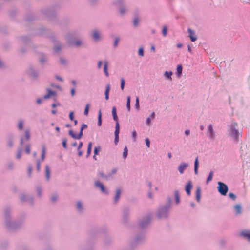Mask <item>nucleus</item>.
Segmentation results:
<instances>
[{"label": "nucleus", "mask_w": 250, "mask_h": 250, "mask_svg": "<svg viewBox=\"0 0 250 250\" xmlns=\"http://www.w3.org/2000/svg\"><path fill=\"white\" fill-rule=\"evenodd\" d=\"M152 215L149 214L143 216L139 220L138 222L139 232L129 240L128 247L124 250H134L138 245L145 240V232L149 227Z\"/></svg>", "instance_id": "obj_1"}, {"label": "nucleus", "mask_w": 250, "mask_h": 250, "mask_svg": "<svg viewBox=\"0 0 250 250\" xmlns=\"http://www.w3.org/2000/svg\"><path fill=\"white\" fill-rule=\"evenodd\" d=\"M155 117V112H153L150 115L149 117L146 118V124L147 125H149L151 123V119H153Z\"/></svg>", "instance_id": "obj_33"}, {"label": "nucleus", "mask_w": 250, "mask_h": 250, "mask_svg": "<svg viewBox=\"0 0 250 250\" xmlns=\"http://www.w3.org/2000/svg\"><path fill=\"white\" fill-rule=\"evenodd\" d=\"M119 40H120L119 37L116 36L115 37L113 44V47L114 48H116L118 46Z\"/></svg>", "instance_id": "obj_47"}, {"label": "nucleus", "mask_w": 250, "mask_h": 250, "mask_svg": "<svg viewBox=\"0 0 250 250\" xmlns=\"http://www.w3.org/2000/svg\"><path fill=\"white\" fill-rule=\"evenodd\" d=\"M23 151V148L21 147H18V150H17V153L16 154V158L17 159H20L21 158V153Z\"/></svg>", "instance_id": "obj_43"}, {"label": "nucleus", "mask_w": 250, "mask_h": 250, "mask_svg": "<svg viewBox=\"0 0 250 250\" xmlns=\"http://www.w3.org/2000/svg\"><path fill=\"white\" fill-rule=\"evenodd\" d=\"M29 74L33 78L36 79L38 77L39 72L33 67H30L29 69Z\"/></svg>", "instance_id": "obj_17"}, {"label": "nucleus", "mask_w": 250, "mask_h": 250, "mask_svg": "<svg viewBox=\"0 0 250 250\" xmlns=\"http://www.w3.org/2000/svg\"><path fill=\"white\" fill-rule=\"evenodd\" d=\"M31 38L28 36H21L18 38L19 43L21 44H27L30 41Z\"/></svg>", "instance_id": "obj_13"}, {"label": "nucleus", "mask_w": 250, "mask_h": 250, "mask_svg": "<svg viewBox=\"0 0 250 250\" xmlns=\"http://www.w3.org/2000/svg\"><path fill=\"white\" fill-rule=\"evenodd\" d=\"M24 124V120L20 119L18 120L17 127L19 131H21L23 129V125Z\"/></svg>", "instance_id": "obj_28"}, {"label": "nucleus", "mask_w": 250, "mask_h": 250, "mask_svg": "<svg viewBox=\"0 0 250 250\" xmlns=\"http://www.w3.org/2000/svg\"><path fill=\"white\" fill-rule=\"evenodd\" d=\"M138 53L139 56H140L142 57L144 56V48L143 47H141L139 48Z\"/></svg>", "instance_id": "obj_59"}, {"label": "nucleus", "mask_w": 250, "mask_h": 250, "mask_svg": "<svg viewBox=\"0 0 250 250\" xmlns=\"http://www.w3.org/2000/svg\"><path fill=\"white\" fill-rule=\"evenodd\" d=\"M25 217L26 214L24 213H22L19 215L18 219L16 221H17V222H21L22 221L23 225L24 221L25 219Z\"/></svg>", "instance_id": "obj_36"}, {"label": "nucleus", "mask_w": 250, "mask_h": 250, "mask_svg": "<svg viewBox=\"0 0 250 250\" xmlns=\"http://www.w3.org/2000/svg\"><path fill=\"white\" fill-rule=\"evenodd\" d=\"M132 22L134 27H136L138 26L139 22V19L138 17V16H135L134 17Z\"/></svg>", "instance_id": "obj_44"}, {"label": "nucleus", "mask_w": 250, "mask_h": 250, "mask_svg": "<svg viewBox=\"0 0 250 250\" xmlns=\"http://www.w3.org/2000/svg\"><path fill=\"white\" fill-rule=\"evenodd\" d=\"M162 32L163 36H166L167 32V28L166 26H163Z\"/></svg>", "instance_id": "obj_61"}, {"label": "nucleus", "mask_w": 250, "mask_h": 250, "mask_svg": "<svg viewBox=\"0 0 250 250\" xmlns=\"http://www.w3.org/2000/svg\"><path fill=\"white\" fill-rule=\"evenodd\" d=\"M60 8L59 4L52 5L50 7L45 8L42 10V13L48 19L52 20L56 17V12Z\"/></svg>", "instance_id": "obj_3"}, {"label": "nucleus", "mask_w": 250, "mask_h": 250, "mask_svg": "<svg viewBox=\"0 0 250 250\" xmlns=\"http://www.w3.org/2000/svg\"><path fill=\"white\" fill-rule=\"evenodd\" d=\"M112 114L113 116V120L117 122V121H118V117L117 114V109L116 107L114 106L112 107Z\"/></svg>", "instance_id": "obj_30"}, {"label": "nucleus", "mask_w": 250, "mask_h": 250, "mask_svg": "<svg viewBox=\"0 0 250 250\" xmlns=\"http://www.w3.org/2000/svg\"><path fill=\"white\" fill-rule=\"evenodd\" d=\"M122 193V189L120 188H117L116 190V193L114 197L113 203L117 204L120 199Z\"/></svg>", "instance_id": "obj_16"}, {"label": "nucleus", "mask_w": 250, "mask_h": 250, "mask_svg": "<svg viewBox=\"0 0 250 250\" xmlns=\"http://www.w3.org/2000/svg\"><path fill=\"white\" fill-rule=\"evenodd\" d=\"M130 97L129 96L127 97V101H126V108L128 111H130L131 106H130Z\"/></svg>", "instance_id": "obj_48"}, {"label": "nucleus", "mask_w": 250, "mask_h": 250, "mask_svg": "<svg viewBox=\"0 0 250 250\" xmlns=\"http://www.w3.org/2000/svg\"><path fill=\"white\" fill-rule=\"evenodd\" d=\"M29 196L26 195L25 194H22L20 196V199L22 202H27L28 201Z\"/></svg>", "instance_id": "obj_50"}, {"label": "nucleus", "mask_w": 250, "mask_h": 250, "mask_svg": "<svg viewBox=\"0 0 250 250\" xmlns=\"http://www.w3.org/2000/svg\"><path fill=\"white\" fill-rule=\"evenodd\" d=\"M188 31L189 33V37L190 39V40L193 42L196 41L197 38L195 36L194 31L189 28H188Z\"/></svg>", "instance_id": "obj_23"}, {"label": "nucleus", "mask_w": 250, "mask_h": 250, "mask_svg": "<svg viewBox=\"0 0 250 250\" xmlns=\"http://www.w3.org/2000/svg\"><path fill=\"white\" fill-rule=\"evenodd\" d=\"M36 191H37V195L39 197H41L42 196V188L41 187L38 186L36 188Z\"/></svg>", "instance_id": "obj_52"}, {"label": "nucleus", "mask_w": 250, "mask_h": 250, "mask_svg": "<svg viewBox=\"0 0 250 250\" xmlns=\"http://www.w3.org/2000/svg\"><path fill=\"white\" fill-rule=\"evenodd\" d=\"M101 148L100 146H98L94 147V154H95V155H97L99 154V153L100 151L101 150Z\"/></svg>", "instance_id": "obj_54"}, {"label": "nucleus", "mask_w": 250, "mask_h": 250, "mask_svg": "<svg viewBox=\"0 0 250 250\" xmlns=\"http://www.w3.org/2000/svg\"><path fill=\"white\" fill-rule=\"evenodd\" d=\"M167 204L161 206L157 211V217L159 219H165L168 217L169 210L171 204V199L170 197H167Z\"/></svg>", "instance_id": "obj_2"}, {"label": "nucleus", "mask_w": 250, "mask_h": 250, "mask_svg": "<svg viewBox=\"0 0 250 250\" xmlns=\"http://www.w3.org/2000/svg\"><path fill=\"white\" fill-rule=\"evenodd\" d=\"M94 186L96 188H99L102 193H104L106 195L108 194V191L107 189L105 188L104 184L99 181H95L94 182Z\"/></svg>", "instance_id": "obj_10"}, {"label": "nucleus", "mask_w": 250, "mask_h": 250, "mask_svg": "<svg viewBox=\"0 0 250 250\" xmlns=\"http://www.w3.org/2000/svg\"><path fill=\"white\" fill-rule=\"evenodd\" d=\"M201 196V188L200 187H198L196 191V200L197 202H199L200 200Z\"/></svg>", "instance_id": "obj_40"}, {"label": "nucleus", "mask_w": 250, "mask_h": 250, "mask_svg": "<svg viewBox=\"0 0 250 250\" xmlns=\"http://www.w3.org/2000/svg\"><path fill=\"white\" fill-rule=\"evenodd\" d=\"M58 195L57 193H53L50 196V200L52 203H55L58 200Z\"/></svg>", "instance_id": "obj_34"}, {"label": "nucleus", "mask_w": 250, "mask_h": 250, "mask_svg": "<svg viewBox=\"0 0 250 250\" xmlns=\"http://www.w3.org/2000/svg\"><path fill=\"white\" fill-rule=\"evenodd\" d=\"M25 137L27 140H29L30 138V131L27 129L25 131Z\"/></svg>", "instance_id": "obj_63"}, {"label": "nucleus", "mask_w": 250, "mask_h": 250, "mask_svg": "<svg viewBox=\"0 0 250 250\" xmlns=\"http://www.w3.org/2000/svg\"><path fill=\"white\" fill-rule=\"evenodd\" d=\"M92 146V142H89L88 144L87 149V154H86V158L88 157L91 153Z\"/></svg>", "instance_id": "obj_39"}, {"label": "nucleus", "mask_w": 250, "mask_h": 250, "mask_svg": "<svg viewBox=\"0 0 250 250\" xmlns=\"http://www.w3.org/2000/svg\"><path fill=\"white\" fill-rule=\"evenodd\" d=\"M172 72L170 71H165L164 73V76L167 79V80H172L171 76L172 75Z\"/></svg>", "instance_id": "obj_45"}, {"label": "nucleus", "mask_w": 250, "mask_h": 250, "mask_svg": "<svg viewBox=\"0 0 250 250\" xmlns=\"http://www.w3.org/2000/svg\"><path fill=\"white\" fill-rule=\"evenodd\" d=\"M48 61V57L45 54L41 53L39 61L41 65H43L47 62Z\"/></svg>", "instance_id": "obj_19"}, {"label": "nucleus", "mask_w": 250, "mask_h": 250, "mask_svg": "<svg viewBox=\"0 0 250 250\" xmlns=\"http://www.w3.org/2000/svg\"><path fill=\"white\" fill-rule=\"evenodd\" d=\"M50 38L52 41L56 43L53 47L54 52L56 53H59L62 50V44L57 40L55 36L52 35L50 36Z\"/></svg>", "instance_id": "obj_8"}, {"label": "nucleus", "mask_w": 250, "mask_h": 250, "mask_svg": "<svg viewBox=\"0 0 250 250\" xmlns=\"http://www.w3.org/2000/svg\"><path fill=\"white\" fill-rule=\"evenodd\" d=\"M110 90V84H107L106 85L105 90L104 92L105 99L106 100H108L109 99V95Z\"/></svg>", "instance_id": "obj_29"}, {"label": "nucleus", "mask_w": 250, "mask_h": 250, "mask_svg": "<svg viewBox=\"0 0 250 250\" xmlns=\"http://www.w3.org/2000/svg\"><path fill=\"white\" fill-rule=\"evenodd\" d=\"M45 176L46 181L50 179V170L48 165H46L45 167Z\"/></svg>", "instance_id": "obj_24"}, {"label": "nucleus", "mask_w": 250, "mask_h": 250, "mask_svg": "<svg viewBox=\"0 0 250 250\" xmlns=\"http://www.w3.org/2000/svg\"><path fill=\"white\" fill-rule=\"evenodd\" d=\"M207 134H208L209 136L211 138H213L214 136L213 131V127L211 125L208 126Z\"/></svg>", "instance_id": "obj_35"}, {"label": "nucleus", "mask_w": 250, "mask_h": 250, "mask_svg": "<svg viewBox=\"0 0 250 250\" xmlns=\"http://www.w3.org/2000/svg\"><path fill=\"white\" fill-rule=\"evenodd\" d=\"M14 163L11 161H9L7 163L8 168L10 170H12L14 168Z\"/></svg>", "instance_id": "obj_56"}, {"label": "nucleus", "mask_w": 250, "mask_h": 250, "mask_svg": "<svg viewBox=\"0 0 250 250\" xmlns=\"http://www.w3.org/2000/svg\"><path fill=\"white\" fill-rule=\"evenodd\" d=\"M120 133V125L118 121H117L115 125V130L114 132L115 136H119Z\"/></svg>", "instance_id": "obj_37"}, {"label": "nucleus", "mask_w": 250, "mask_h": 250, "mask_svg": "<svg viewBox=\"0 0 250 250\" xmlns=\"http://www.w3.org/2000/svg\"><path fill=\"white\" fill-rule=\"evenodd\" d=\"M91 36L93 40L95 42H98L101 39V34L100 32L97 30H93L91 33Z\"/></svg>", "instance_id": "obj_12"}, {"label": "nucleus", "mask_w": 250, "mask_h": 250, "mask_svg": "<svg viewBox=\"0 0 250 250\" xmlns=\"http://www.w3.org/2000/svg\"><path fill=\"white\" fill-rule=\"evenodd\" d=\"M32 171V167L31 165H29L28 167V175L29 177H31Z\"/></svg>", "instance_id": "obj_60"}, {"label": "nucleus", "mask_w": 250, "mask_h": 250, "mask_svg": "<svg viewBox=\"0 0 250 250\" xmlns=\"http://www.w3.org/2000/svg\"><path fill=\"white\" fill-rule=\"evenodd\" d=\"M182 70H183V67H182V65L181 64L178 65L177 66V68H176V74L178 77H180L182 75Z\"/></svg>", "instance_id": "obj_32"}, {"label": "nucleus", "mask_w": 250, "mask_h": 250, "mask_svg": "<svg viewBox=\"0 0 250 250\" xmlns=\"http://www.w3.org/2000/svg\"><path fill=\"white\" fill-rule=\"evenodd\" d=\"M76 209H77V211L80 213H82L83 212V207L82 202L81 201H79L77 202Z\"/></svg>", "instance_id": "obj_25"}, {"label": "nucleus", "mask_w": 250, "mask_h": 250, "mask_svg": "<svg viewBox=\"0 0 250 250\" xmlns=\"http://www.w3.org/2000/svg\"><path fill=\"white\" fill-rule=\"evenodd\" d=\"M79 33L76 31H73L68 32L65 36V38L68 43L70 45L72 43L75 38L78 37Z\"/></svg>", "instance_id": "obj_7"}, {"label": "nucleus", "mask_w": 250, "mask_h": 250, "mask_svg": "<svg viewBox=\"0 0 250 250\" xmlns=\"http://www.w3.org/2000/svg\"><path fill=\"white\" fill-rule=\"evenodd\" d=\"M47 93L43 96L42 99H49L51 96H55L56 94L55 91H54L49 88L47 89Z\"/></svg>", "instance_id": "obj_22"}, {"label": "nucleus", "mask_w": 250, "mask_h": 250, "mask_svg": "<svg viewBox=\"0 0 250 250\" xmlns=\"http://www.w3.org/2000/svg\"><path fill=\"white\" fill-rule=\"evenodd\" d=\"M62 146L64 148L66 149L67 147V139L66 138H64L62 140Z\"/></svg>", "instance_id": "obj_64"}, {"label": "nucleus", "mask_w": 250, "mask_h": 250, "mask_svg": "<svg viewBox=\"0 0 250 250\" xmlns=\"http://www.w3.org/2000/svg\"><path fill=\"white\" fill-rule=\"evenodd\" d=\"M188 167V164L186 163H181L178 166V170L180 174H183L185 170Z\"/></svg>", "instance_id": "obj_20"}, {"label": "nucleus", "mask_w": 250, "mask_h": 250, "mask_svg": "<svg viewBox=\"0 0 250 250\" xmlns=\"http://www.w3.org/2000/svg\"><path fill=\"white\" fill-rule=\"evenodd\" d=\"M237 125V124L234 123L232 125L231 128V135L235 137V139H237L238 136V131L236 128Z\"/></svg>", "instance_id": "obj_21"}, {"label": "nucleus", "mask_w": 250, "mask_h": 250, "mask_svg": "<svg viewBox=\"0 0 250 250\" xmlns=\"http://www.w3.org/2000/svg\"><path fill=\"white\" fill-rule=\"evenodd\" d=\"M102 123V113L101 110L100 109L98 111V125L99 126H101Z\"/></svg>", "instance_id": "obj_42"}, {"label": "nucleus", "mask_w": 250, "mask_h": 250, "mask_svg": "<svg viewBox=\"0 0 250 250\" xmlns=\"http://www.w3.org/2000/svg\"><path fill=\"white\" fill-rule=\"evenodd\" d=\"M4 226L6 229L11 232H13L17 230L22 226V221L21 222H17V221H14L12 219L9 220L8 223L7 221L4 222Z\"/></svg>", "instance_id": "obj_4"}, {"label": "nucleus", "mask_w": 250, "mask_h": 250, "mask_svg": "<svg viewBox=\"0 0 250 250\" xmlns=\"http://www.w3.org/2000/svg\"><path fill=\"white\" fill-rule=\"evenodd\" d=\"M26 48L25 47H21L18 50V53L20 55H22L26 52Z\"/></svg>", "instance_id": "obj_53"}, {"label": "nucleus", "mask_w": 250, "mask_h": 250, "mask_svg": "<svg viewBox=\"0 0 250 250\" xmlns=\"http://www.w3.org/2000/svg\"><path fill=\"white\" fill-rule=\"evenodd\" d=\"M45 153H46L45 147V146H42V155H41V160L42 161H43L45 159Z\"/></svg>", "instance_id": "obj_46"}, {"label": "nucleus", "mask_w": 250, "mask_h": 250, "mask_svg": "<svg viewBox=\"0 0 250 250\" xmlns=\"http://www.w3.org/2000/svg\"><path fill=\"white\" fill-rule=\"evenodd\" d=\"M130 212V209L128 207H125L124 208L123 211V217L125 223L127 222Z\"/></svg>", "instance_id": "obj_14"}, {"label": "nucleus", "mask_w": 250, "mask_h": 250, "mask_svg": "<svg viewBox=\"0 0 250 250\" xmlns=\"http://www.w3.org/2000/svg\"><path fill=\"white\" fill-rule=\"evenodd\" d=\"M15 137L13 133H10L7 134L6 137L7 146L9 148L13 147L14 146L13 142L14 141Z\"/></svg>", "instance_id": "obj_11"}, {"label": "nucleus", "mask_w": 250, "mask_h": 250, "mask_svg": "<svg viewBox=\"0 0 250 250\" xmlns=\"http://www.w3.org/2000/svg\"><path fill=\"white\" fill-rule=\"evenodd\" d=\"M234 208L237 214H239L241 212V207L240 205H236L234 207Z\"/></svg>", "instance_id": "obj_49"}, {"label": "nucleus", "mask_w": 250, "mask_h": 250, "mask_svg": "<svg viewBox=\"0 0 250 250\" xmlns=\"http://www.w3.org/2000/svg\"><path fill=\"white\" fill-rule=\"evenodd\" d=\"M218 186L217 187V189H218V192L222 195H223V196L226 195L228 191V186L224 183L221 182H218Z\"/></svg>", "instance_id": "obj_9"}, {"label": "nucleus", "mask_w": 250, "mask_h": 250, "mask_svg": "<svg viewBox=\"0 0 250 250\" xmlns=\"http://www.w3.org/2000/svg\"><path fill=\"white\" fill-rule=\"evenodd\" d=\"M198 167H199V162L198 160V157H197L194 161V173L195 174L197 175L198 174Z\"/></svg>", "instance_id": "obj_38"}, {"label": "nucleus", "mask_w": 250, "mask_h": 250, "mask_svg": "<svg viewBox=\"0 0 250 250\" xmlns=\"http://www.w3.org/2000/svg\"><path fill=\"white\" fill-rule=\"evenodd\" d=\"M135 108L137 110H139L140 108V105H139V100L138 97H136V100H135Z\"/></svg>", "instance_id": "obj_57"}, {"label": "nucleus", "mask_w": 250, "mask_h": 250, "mask_svg": "<svg viewBox=\"0 0 250 250\" xmlns=\"http://www.w3.org/2000/svg\"><path fill=\"white\" fill-rule=\"evenodd\" d=\"M128 155V149L126 146H125L124 149V151L123 153V158L124 159H125Z\"/></svg>", "instance_id": "obj_51"}, {"label": "nucleus", "mask_w": 250, "mask_h": 250, "mask_svg": "<svg viewBox=\"0 0 250 250\" xmlns=\"http://www.w3.org/2000/svg\"><path fill=\"white\" fill-rule=\"evenodd\" d=\"M13 211V208L10 205H6L3 208V217L4 222H8L9 220L12 219V213Z\"/></svg>", "instance_id": "obj_6"}, {"label": "nucleus", "mask_w": 250, "mask_h": 250, "mask_svg": "<svg viewBox=\"0 0 250 250\" xmlns=\"http://www.w3.org/2000/svg\"><path fill=\"white\" fill-rule=\"evenodd\" d=\"M241 235L248 238V239L250 240V233L247 231H243L241 233Z\"/></svg>", "instance_id": "obj_58"}, {"label": "nucleus", "mask_w": 250, "mask_h": 250, "mask_svg": "<svg viewBox=\"0 0 250 250\" xmlns=\"http://www.w3.org/2000/svg\"><path fill=\"white\" fill-rule=\"evenodd\" d=\"M104 72L106 77L109 76V73L108 72V62L107 61L104 62Z\"/></svg>", "instance_id": "obj_41"}, {"label": "nucleus", "mask_w": 250, "mask_h": 250, "mask_svg": "<svg viewBox=\"0 0 250 250\" xmlns=\"http://www.w3.org/2000/svg\"><path fill=\"white\" fill-rule=\"evenodd\" d=\"M174 197L175 199V203L176 205H178L180 202V196L179 191L175 190L174 191Z\"/></svg>", "instance_id": "obj_26"}, {"label": "nucleus", "mask_w": 250, "mask_h": 250, "mask_svg": "<svg viewBox=\"0 0 250 250\" xmlns=\"http://www.w3.org/2000/svg\"><path fill=\"white\" fill-rule=\"evenodd\" d=\"M17 250H33L32 248L28 245H22L19 247Z\"/></svg>", "instance_id": "obj_31"}, {"label": "nucleus", "mask_w": 250, "mask_h": 250, "mask_svg": "<svg viewBox=\"0 0 250 250\" xmlns=\"http://www.w3.org/2000/svg\"><path fill=\"white\" fill-rule=\"evenodd\" d=\"M41 169V160L38 159L36 161V170L38 172H39Z\"/></svg>", "instance_id": "obj_55"}, {"label": "nucleus", "mask_w": 250, "mask_h": 250, "mask_svg": "<svg viewBox=\"0 0 250 250\" xmlns=\"http://www.w3.org/2000/svg\"><path fill=\"white\" fill-rule=\"evenodd\" d=\"M192 187V183L191 181H189L186 185L185 190L188 195H190Z\"/></svg>", "instance_id": "obj_18"}, {"label": "nucleus", "mask_w": 250, "mask_h": 250, "mask_svg": "<svg viewBox=\"0 0 250 250\" xmlns=\"http://www.w3.org/2000/svg\"><path fill=\"white\" fill-rule=\"evenodd\" d=\"M89 104H87L85 107L84 111V115L87 116L88 114L89 110Z\"/></svg>", "instance_id": "obj_62"}, {"label": "nucleus", "mask_w": 250, "mask_h": 250, "mask_svg": "<svg viewBox=\"0 0 250 250\" xmlns=\"http://www.w3.org/2000/svg\"><path fill=\"white\" fill-rule=\"evenodd\" d=\"M83 44V42L81 40H75L72 43H71L70 45L74 46L77 47H80Z\"/></svg>", "instance_id": "obj_27"}, {"label": "nucleus", "mask_w": 250, "mask_h": 250, "mask_svg": "<svg viewBox=\"0 0 250 250\" xmlns=\"http://www.w3.org/2000/svg\"><path fill=\"white\" fill-rule=\"evenodd\" d=\"M113 4L117 7L121 16L125 15L127 11V7L125 0H114Z\"/></svg>", "instance_id": "obj_5"}, {"label": "nucleus", "mask_w": 250, "mask_h": 250, "mask_svg": "<svg viewBox=\"0 0 250 250\" xmlns=\"http://www.w3.org/2000/svg\"><path fill=\"white\" fill-rule=\"evenodd\" d=\"M83 131L80 129V131L78 135H76L72 130H70L68 131V134L73 139H80L83 135Z\"/></svg>", "instance_id": "obj_15"}]
</instances>
